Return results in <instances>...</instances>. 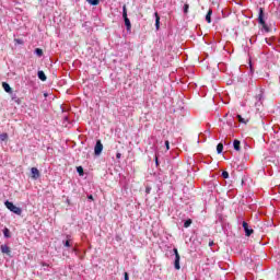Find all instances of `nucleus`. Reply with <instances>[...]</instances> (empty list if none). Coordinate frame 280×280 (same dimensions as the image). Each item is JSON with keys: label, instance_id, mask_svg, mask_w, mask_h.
Masks as SVG:
<instances>
[{"label": "nucleus", "instance_id": "f257e3e1", "mask_svg": "<svg viewBox=\"0 0 280 280\" xmlns=\"http://www.w3.org/2000/svg\"><path fill=\"white\" fill-rule=\"evenodd\" d=\"M122 19L127 32H130V30H132V24L130 23V19H128V9L126 8V4L122 5Z\"/></svg>", "mask_w": 280, "mask_h": 280}, {"label": "nucleus", "instance_id": "f03ea898", "mask_svg": "<svg viewBox=\"0 0 280 280\" xmlns=\"http://www.w3.org/2000/svg\"><path fill=\"white\" fill-rule=\"evenodd\" d=\"M4 206L9 211L15 213V215H21V213H23V210L20 207H16L12 201H5Z\"/></svg>", "mask_w": 280, "mask_h": 280}, {"label": "nucleus", "instance_id": "7ed1b4c3", "mask_svg": "<svg viewBox=\"0 0 280 280\" xmlns=\"http://www.w3.org/2000/svg\"><path fill=\"white\" fill-rule=\"evenodd\" d=\"M258 23H259V25L262 26V30H265V32H270V28L268 27V24H266V21H264V8L259 9Z\"/></svg>", "mask_w": 280, "mask_h": 280}, {"label": "nucleus", "instance_id": "20e7f679", "mask_svg": "<svg viewBox=\"0 0 280 280\" xmlns=\"http://www.w3.org/2000/svg\"><path fill=\"white\" fill-rule=\"evenodd\" d=\"M238 222L242 223L246 237H250L253 233H255L253 229L248 228V223L246 221H242V219H238Z\"/></svg>", "mask_w": 280, "mask_h": 280}, {"label": "nucleus", "instance_id": "39448f33", "mask_svg": "<svg viewBox=\"0 0 280 280\" xmlns=\"http://www.w3.org/2000/svg\"><path fill=\"white\" fill-rule=\"evenodd\" d=\"M173 252L175 254V261H174L175 270H180V254H178L177 248H174Z\"/></svg>", "mask_w": 280, "mask_h": 280}, {"label": "nucleus", "instance_id": "423d86ee", "mask_svg": "<svg viewBox=\"0 0 280 280\" xmlns=\"http://www.w3.org/2000/svg\"><path fill=\"white\" fill-rule=\"evenodd\" d=\"M102 150H104V144H102V140H97L96 144L94 147V153L96 156H100L102 154Z\"/></svg>", "mask_w": 280, "mask_h": 280}, {"label": "nucleus", "instance_id": "0eeeda50", "mask_svg": "<svg viewBox=\"0 0 280 280\" xmlns=\"http://www.w3.org/2000/svg\"><path fill=\"white\" fill-rule=\"evenodd\" d=\"M31 178H33V180H38V178H40V171H38L36 167L31 168Z\"/></svg>", "mask_w": 280, "mask_h": 280}, {"label": "nucleus", "instance_id": "6e6552de", "mask_svg": "<svg viewBox=\"0 0 280 280\" xmlns=\"http://www.w3.org/2000/svg\"><path fill=\"white\" fill-rule=\"evenodd\" d=\"M154 16H155V28L160 30V27H161V16H159L158 12L154 13Z\"/></svg>", "mask_w": 280, "mask_h": 280}, {"label": "nucleus", "instance_id": "1a4fd4ad", "mask_svg": "<svg viewBox=\"0 0 280 280\" xmlns=\"http://www.w3.org/2000/svg\"><path fill=\"white\" fill-rule=\"evenodd\" d=\"M37 77L39 80H42V82H46L47 81V75L45 74V72L43 70H39L37 72Z\"/></svg>", "mask_w": 280, "mask_h": 280}, {"label": "nucleus", "instance_id": "9d476101", "mask_svg": "<svg viewBox=\"0 0 280 280\" xmlns=\"http://www.w3.org/2000/svg\"><path fill=\"white\" fill-rule=\"evenodd\" d=\"M235 118L233 116H230L229 119L226 120V125L230 127V128H233L235 125Z\"/></svg>", "mask_w": 280, "mask_h": 280}, {"label": "nucleus", "instance_id": "9b49d317", "mask_svg": "<svg viewBox=\"0 0 280 280\" xmlns=\"http://www.w3.org/2000/svg\"><path fill=\"white\" fill-rule=\"evenodd\" d=\"M63 246L71 248V236L67 235V240L62 242Z\"/></svg>", "mask_w": 280, "mask_h": 280}, {"label": "nucleus", "instance_id": "f8f14e48", "mask_svg": "<svg viewBox=\"0 0 280 280\" xmlns=\"http://www.w3.org/2000/svg\"><path fill=\"white\" fill-rule=\"evenodd\" d=\"M1 253H4V255H10L11 250L8 245H1Z\"/></svg>", "mask_w": 280, "mask_h": 280}, {"label": "nucleus", "instance_id": "ddd939ff", "mask_svg": "<svg viewBox=\"0 0 280 280\" xmlns=\"http://www.w3.org/2000/svg\"><path fill=\"white\" fill-rule=\"evenodd\" d=\"M2 88L5 91V93H12V88L10 86V84L3 82Z\"/></svg>", "mask_w": 280, "mask_h": 280}, {"label": "nucleus", "instance_id": "4468645a", "mask_svg": "<svg viewBox=\"0 0 280 280\" xmlns=\"http://www.w3.org/2000/svg\"><path fill=\"white\" fill-rule=\"evenodd\" d=\"M241 143L242 142H240V140H234V142H233V148H234V150H236V152H240V150H241Z\"/></svg>", "mask_w": 280, "mask_h": 280}, {"label": "nucleus", "instance_id": "2eb2a0df", "mask_svg": "<svg viewBox=\"0 0 280 280\" xmlns=\"http://www.w3.org/2000/svg\"><path fill=\"white\" fill-rule=\"evenodd\" d=\"M211 14H213V10H208V13L206 14V21L207 23H211Z\"/></svg>", "mask_w": 280, "mask_h": 280}, {"label": "nucleus", "instance_id": "dca6fc26", "mask_svg": "<svg viewBox=\"0 0 280 280\" xmlns=\"http://www.w3.org/2000/svg\"><path fill=\"white\" fill-rule=\"evenodd\" d=\"M223 150H224V144H223L222 142H220V143L217 145V152H218L219 154H222Z\"/></svg>", "mask_w": 280, "mask_h": 280}, {"label": "nucleus", "instance_id": "f3484780", "mask_svg": "<svg viewBox=\"0 0 280 280\" xmlns=\"http://www.w3.org/2000/svg\"><path fill=\"white\" fill-rule=\"evenodd\" d=\"M77 172H78L79 176H84V168L82 166H78Z\"/></svg>", "mask_w": 280, "mask_h": 280}, {"label": "nucleus", "instance_id": "a211bd4d", "mask_svg": "<svg viewBox=\"0 0 280 280\" xmlns=\"http://www.w3.org/2000/svg\"><path fill=\"white\" fill-rule=\"evenodd\" d=\"M191 219H188V220H186L185 222H184V228L185 229H189L190 226H191Z\"/></svg>", "mask_w": 280, "mask_h": 280}, {"label": "nucleus", "instance_id": "6ab92c4d", "mask_svg": "<svg viewBox=\"0 0 280 280\" xmlns=\"http://www.w3.org/2000/svg\"><path fill=\"white\" fill-rule=\"evenodd\" d=\"M90 5H100V0H86Z\"/></svg>", "mask_w": 280, "mask_h": 280}, {"label": "nucleus", "instance_id": "aec40b11", "mask_svg": "<svg viewBox=\"0 0 280 280\" xmlns=\"http://www.w3.org/2000/svg\"><path fill=\"white\" fill-rule=\"evenodd\" d=\"M35 54H36V56H38L40 58V56H43V49L36 48Z\"/></svg>", "mask_w": 280, "mask_h": 280}, {"label": "nucleus", "instance_id": "412c9836", "mask_svg": "<svg viewBox=\"0 0 280 280\" xmlns=\"http://www.w3.org/2000/svg\"><path fill=\"white\" fill-rule=\"evenodd\" d=\"M236 117H237L240 124H246V120L242 117V115H237Z\"/></svg>", "mask_w": 280, "mask_h": 280}, {"label": "nucleus", "instance_id": "4be33fe9", "mask_svg": "<svg viewBox=\"0 0 280 280\" xmlns=\"http://www.w3.org/2000/svg\"><path fill=\"white\" fill-rule=\"evenodd\" d=\"M8 139V133L0 135V141H5Z\"/></svg>", "mask_w": 280, "mask_h": 280}, {"label": "nucleus", "instance_id": "5701e85b", "mask_svg": "<svg viewBox=\"0 0 280 280\" xmlns=\"http://www.w3.org/2000/svg\"><path fill=\"white\" fill-rule=\"evenodd\" d=\"M3 234H4V237H10V230L4 229Z\"/></svg>", "mask_w": 280, "mask_h": 280}, {"label": "nucleus", "instance_id": "b1692460", "mask_svg": "<svg viewBox=\"0 0 280 280\" xmlns=\"http://www.w3.org/2000/svg\"><path fill=\"white\" fill-rule=\"evenodd\" d=\"M184 12H185V14H187V12H189V4L184 5Z\"/></svg>", "mask_w": 280, "mask_h": 280}, {"label": "nucleus", "instance_id": "393cba45", "mask_svg": "<svg viewBox=\"0 0 280 280\" xmlns=\"http://www.w3.org/2000/svg\"><path fill=\"white\" fill-rule=\"evenodd\" d=\"M222 176H223V178H229V172L223 171V172H222Z\"/></svg>", "mask_w": 280, "mask_h": 280}, {"label": "nucleus", "instance_id": "a878e982", "mask_svg": "<svg viewBox=\"0 0 280 280\" xmlns=\"http://www.w3.org/2000/svg\"><path fill=\"white\" fill-rule=\"evenodd\" d=\"M264 97V94H258L257 96H256V100H258V102H261V98Z\"/></svg>", "mask_w": 280, "mask_h": 280}, {"label": "nucleus", "instance_id": "bb28decb", "mask_svg": "<svg viewBox=\"0 0 280 280\" xmlns=\"http://www.w3.org/2000/svg\"><path fill=\"white\" fill-rule=\"evenodd\" d=\"M151 191H152V187L147 186V187H145V194H150Z\"/></svg>", "mask_w": 280, "mask_h": 280}, {"label": "nucleus", "instance_id": "cd10ccee", "mask_svg": "<svg viewBox=\"0 0 280 280\" xmlns=\"http://www.w3.org/2000/svg\"><path fill=\"white\" fill-rule=\"evenodd\" d=\"M12 101H13V102H16V103L19 104V98L16 97L15 94L12 96Z\"/></svg>", "mask_w": 280, "mask_h": 280}, {"label": "nucleus", "instance_id": "c85d7f7f", "mask_svg": "<svg viewBox=\"0 0 280 280\" xmlns=\"http://www.w3.org/2000/svg\"><path fill=\"white\" fill-rule=\"evenodd\" d=\"M166 150H170V141H165Z\"/></svg>", "mask_w": 280, "mask_h": 280}, {"label": "nucleus", "instance_id": "c756f323", "mask_svg": "<svg viewBox=\"0 0 280 280\" xmlns=\"http://www.w3.org/2000/svg\"><path fill=\"white\" fill-rule=\"evenodd\" d=\"M209 246H210V248H211L212 246H215V243H214L213 241H210V242H209Z\"/></svg>", "mask_w": 280, "mask_h": 280}, {"label": "nucleus", "instance_id": "7c9ffc66", "mask_svg": "<svg viewBox=\"0 0 280 280\" xmlns=\"http://www.w3.org/2000/svg\"><path fill=\"white\" fill-rule=\"evenodd\" d=\"M125 280H130L128 272H125Z\"/></svg>", "mask_w": 280, "mask_h": 280}, {"label": "nucleus", "instance_id": "2f4dec72", "mask_svg": "<svg viewBox=\"0 0 280 280\" xmlns=\"http://www.w3.org/2000/svg\"><path fill=\"white\" fill-rule=\"evenodd\" d=\"M42 266L49 268V265L47 262H43Z\"/></svg>", "mask_w": 280, "mask_h": 280}, {"label": "nucleus", "instance_id": "473e14b6", "mask_svg": "<svg viewBox=\"0 0 280 280\" xmlns=\"http://www.w3.org/2000/svg\"><path fill=\"white\" fill-rule=\"evenodd\" d=\"M116 159H121V153H117Z\"/></svg>", "mask_w": 280, "mask_h": 280}, {"label": "nucleus", "instance_id": "72a5a7b5", "mask_svg": "<svg viewBox=\"0 0 280 280\" xmlns=\"http://www.w3.org/2000/svg\"><path fill=\"white\" fill-rule=\"evenodd\" d=\"M88 199H89V200H93V195H89V196H88Z\"/></svg>", "mask_w": 280, "mask_h": 280}, {"label": "nucleus", "instance_id": "f704fd0d", "mask_svg": "<svg viewBox=\"0 0 280 280\" xmlns=\"http://www.w3.org/2000/svg\"><path fill=\"white\" fill-rule=\"evenodd\" d=\"M224 117H229V114H225V116Z\"/></svg>", "mask_w": 280, "mask_h": 280}, {"label": "nucleus", "instance_id": "c9c22d12", "mask_svg": "<svg viewBox=\"0 0 280 280\" xmlns=\"http://www.w3.org/2000/svg\"><path fill=\"white\" fill-rule=\"evenodd\" d=\"M44 270H47V267H46V268H44Z\"/></svg>", "mask_w": 280, "mask_h": 280}, {"label": "nucleus", "instance_id": "e433bc0d", "mask_svg": "<svg viewBox=\"0 0 280 280\" xmlns=\"http://www.w3.org/2000/svg\"><path fill=\"white\" fill-rule=\"evenodd\" d=\"M44 270H47V267H46V268H44Z\"/></svg>", "mask_w": 280, "mask_h": 280}]
</instances>
